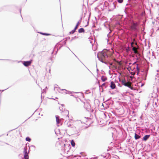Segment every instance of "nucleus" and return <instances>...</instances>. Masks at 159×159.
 I'll use <instances>...</instances> for the list:
<instances>
[{
	"label": "nucleus",
	"mask_w": 159,
	"mask_h": 159,
	"mask_svg": "<svg viewBox=\"0 0 159 159\" xmlns=\"http://www.w3.org/2000/svg\"><path fill=\"white\" fill-rule=\"evenodd\" d=\"M97 57L99 60L102 63H106V58L107 57L106 52L102 51L99 52L97 55Z\"/></svg>",
	"instance_id": "f257e3e1"
},
{
	"label": "nucleus",
	"mask_w": 159,
	"mask_h": 159,
	"mask_svg": "<svg viewBox=\"0 0 159 159\" xmlns=\"http://www.w3.org/2000/svg\"><path fill=\"white\" fill-rule=\"evenodd\" d=\"M121 82L122 85L128 87H130V85H131L132 84V83L128 81L126 82L125 79H122L121 81Z\"/></svg>",
	"instance_id": "f03ea898"
},
{
	"label": "nucleus",
	"mask_w": 159,
	"mask_h": 159,
	"mask_svg": "<svg viewBox=\"0 0 159 159\" xmlns=\"http://www.w3.org/2000/svg\"><path fill=\"white\" fill-rule=\"evenodd\" d=\"M32 60L28 61H25L23 63L24 65L26 67L28 66L31 65L32 62Z\"/></svg>",
	"instance_id": "7ed1b4c3"
},
{
	"label": "nucleus",
	"mask_w": 159,
	"mask_h": 159,
	"mask_svg": "<svg viewBox=\"0 0 159 159\" xmlns=\"http://www.w3.org/2000/svg\"><path fill=\"white\" fill-rule=\"evenodd\" d=\"M56 118L57 124V126H59V124H60L62 119H60L59 116L57 115L56 116Z\"/></svg>",
	"instance_id": "20e7f679"
},
{
	"label": "nucleus",
	"mask_w": 159,
	"mask_h": 159,
	"mask_svg": "<svg viewBox=\"0 0 159 159\" xmlns=\"http://www.w3.org/2000/svg\"><path fill=\"white\" fill-rule=\"evenodd\" d=\"M137 25L138 24L137 23H134L131 26V29L133 30H137Z\"/></svg>",
	"instance_id": "39448f33"
},
{
	"label": "nucleus",
	"mask_w": 159,
	"mask_h": 159,
	"mask_svg": "<svg viewBox=\"0 0 159 159\" xmlns=\"http://www.w3.org/2000/svg\"><path fill=\"white\" fill-rule=\"evenodd\" d=\"M24 158L25 159H29L28 154L25 148H24Z\"/></svg>",
	"instance_id": "423d86ee"
},
{
	"label": "nucleus",
	"mask_w": 159,
	"mask_h": 159,
	"mask_svg": "<svg viewBox=\"0 0 159 159\" xmlns=\"http://www.w3.org/2000/svg\"><path fill=\"white\" fill-rule=\"evenodd\" d=\"M110 87L112 89H114L116 88V85L113 81L111 82Z\"/></svg>",
	"instance_id": "0eeeda50"
},
{
	"label": "nucleus",
	"mask_w": 159,
	"mask_h": 159,
	"mask_svg": "<svg viewBox=\"0 0 159 159\" xmlns=\"http://www.w3.org/2000/svg\"><path fill=\"white\" fill-rule=\"evenodd\" d=\"M150 135H146L144 136L143 138V139L144 141H146L149 137Z\"/></svg>",
	"instance_id": "6e6552de"
},
{
	"label": "nucleus",
	"mask_w": 159,
	"mask_h": 159,
	"mask_svg": "<svg viewBox=\"0 0 159 159\" xmlns=\"http://www.w3.org/2000/svg\"><path fill=\"white\" fill-rule=\"evenodd\" d=\"M101 79L102 81L104 82L107 80V78L106 77H105L104 76H102L101 78Z\"/></svg>",
	"instance_id": "1a4fd4ad"
},
{
	"label": "nucleus",
	"mask_w": 159,
	"mask_h": 159,
	"mask_svg": "<svg viewBox=\"0 0 159 159\" xmlns=\"http://www.w3.org/2000/svg\"><path fill=\"white\" fill-rule=\"evenodd\" d=\"M138 48H136L135 47H134L132 49L134 51V52L135 53H138V52L137 50V49Z\"/></svg>",
	"instance_id": "9d476101"
},
{
	"label": "nucleus",
	"mask_w": 159,
	"mask_h": 159,
	"mask_svg": "<svg viewBox=\"0 0 159 159\" xmlns=\"http://www.w3.org/2000/svg\"><path fill=\"white\" fill-rule=\"evenodd\" d=\"M85 31L84 29L83 28H81L79 29L78 30V32L79 33H84Z\"/></svg>",
	"instance_id": "9b49d317"
},
{
	"label": "nucleus",
	"mask_w": 159,
	"mask_h": 159,
	"mask_svg": "<svg viewBox=\"0 0 159 159\" xmlns=\"http://www.w3.org/2000/svg\"><path fill=\"white\" fill-rule=\"evenodd\" d=\"M140 138V136L137 134L136 133H135L134 134V138L135 139H139Z\"/></svg>",
	"instance_id": "f8f14e48"
},
{
	"label": "nucleus",
	"mask_w": 159,
	"mask_h": 159,
	"mask_svg": "<svg viewBox=\"0 0 159 159\" xmlns=\"http://www.w3.org/2000/svg\"><path fill=\"white\" fill-rule=\"evenodd\" d=\"M71 144L72 146L73 147H74L75 145V143L74 142V140H72L71 141Z\"/></svg>",
	"instance_id": "ddd939ff"
},
{
	"label": "nucleus",
	"mask_w": 159,
	"mask_h": 159,
	"mask_svg": "<svg viewBox=\"0 0 159 159\" xmlns=\"http://www.w3.org/2000/svg\"><path fill=\"white\" fill-rule=\"evenodd\" d=\"M76 30H75V28L74 29L72 30L71 32H70V34H73L75 32V31Z\"/></svg>",
	"instance_id": "4468645a"
},
{
	"label": "nucleus",
	"mask_w": 159,
	"mask_h": 159,
	"mask_svg": "<svg viewBox=\"0 0 159 159\" xmlns=\"http://www.w3.org/2000/svg\"><path fill=\"white\" fill-rule=\"evenodd\" d=\"M136 69H137V71H138L137 74H138L139 73V66H138V64H137V67H136Z\"/></svg>",
	"instance_id": "2eb2a0df"
},
{
	"label": "nucleus",
	"mask_w": 159,
	"mask_h": 159,
	"mask_svg": "<svg viewBox=\"0 0 159 159\" xmlns=\"http://www.w3.org/2000/svg\"><path fill=\"white\" fill-rule=\"evenodd\" d=\"M80 24V22H78V23H77L76 25L75 26V30H76L77 28H78V27L79 26V24Z\"/></svg>",
	"instance_id": "dca6fc26"
},
{
	"label": "nucleus",
	"mask_w": 159,
	"mask_h": 159,
	"mask_svg": "<svg viewBox=\"0 0 159 159\" xmlns=\"http://www.w3.org/2000/svg\"><path fill=\"white\" fill-rule=\"evenodd\" d=\"M26 140L29 142H30L31 141V139L29 137H27L26 138Z\"/></svg>",
	"instance_id": "f3484780"
},
{
	"label": "nucleus",
	"mask_w": 159,
	"mask_h": 159,
	"mask_svg": "<svg viewBox=\"0 0 159 159\" xmlns=\"http://www.w3.org/2000/svg\"><path fill=\"white\" fill-rule=\"evenodd\" d=\"M116 0L117 1V2H119L120 3H121L122 2H123V0Z\"/></svg>",
	"instance_id": "a211bd4d"
},
{
	"label": "nucleus",
	"mask_w": 159,
	"mask_h": 159,
	"mask_svg": "<svg viewBox=\"0 0 159 159\" xmlns=\"http://www.w3.org/2000/svg\"><path fill=\"white\" fill-rule=\"evenodd\" d=\"M40 33L42 34L45 35H49V34H48L43 33Z\"/></svg>",
	"instance_id": "6ab92c4d"
},
{
	"label": "nucleus",
	"mask_w": 159,
	"mask_h": 159,
	"mask_svg": "<svg viewBox=\"0 0 159 159\" xmlns=\"http://www.w3.org/2000/svg\"><path fill=\"white\" fill-rule=\"evenodd\" d=\"M127 69L129 71H130V70H132L131 69V68L130 67H129L127 68Z\"/></svg>",
	"instance_id": "aec40b11"
},
{
	"label": "nucleus",
	"mask_w": 159,
	"mask_h": 159,
	"mask_svg": "<svg viewBox=\"0 0 159 159\" xmlns=\"http://www.w3.org/2000/svg\"><path fill=\"white\" fill-rule=\"evenodd\" d=\"M131 75H134L135 74V72H131Z\"/></svg>",
	"instance_id": "412c9836"
},
{
	"label": "nucleus",
	"mask_w": 159,
	"mask_h": 159,
	"mask_svg": "<svg viewBox=\"0 0 159 159\" xmlns=\"http://www.w3.org/2000/svg\"><path fill=\"white\" fill-rule=\"evenodd\" d=\"M131 89L133 90V88L131 86V85H130V87H129Z\"/></svg>",
	"instance_id": "4be33fe9"
},
{
	"label": "nucleus",
	"mask_w": 159,
	"mask_h": 159,
	"mask_svg": "<svg viewBox=\"0 0 159 159\" xmlns=\"http://www.w3.org/2000/svg\"><path fill=\"white\" fill-rule=\"evenodd\" d=\"M134 44V42H132L131 43V46H132V47H133V44Z\"/></svg>",
	"instance_id": "5701e85b"
},
{
	"label": "nucleus",
	"mask_w": 159,
	"mask_h": 159,
	"mask_svg": "<svg viewBox=\"0 0 159 159\" xmlns=\"http://www.w3.org/2000/svg\"><path fill=\"white\" fill-rule=\"evenodd\" d=\"M105 83H103V84H102V86L103 87V86H104L105 85Z\"/></svg>",
	"instance_id": "b1692460"
},
{
	"label": "nucleus",
	"mask_w": 159,
	"mask_h": 159,
	"mask_svg": "<svg viewBox=\"0 0 159 159\" xmlns=\"http://www.w3.org/2000/svg\"><path fill=\"white\" fill-rule=\"evenodd\" d=\"M135 45H137V43H135Z\"/></svg>",
	"instance_id": "393cba45"
}]
</instances>
